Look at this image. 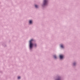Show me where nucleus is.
Wrapping results in <instances>:
<instances>
[{"label": "nucleus", "mask_w": 80, "mask_h": 80, "mask_svg": "<svg viewBox=\"0 0 80 80\" xmlns=\"http://www.w3.org/2000/svg\"><path fill=\"white\" fill-rule=\"evenodd\" d=\"M75 63H73V65L75 66Z\"/></svg>", "instance_id": "obj_9"}, {"label": "nucleus", "mask_w": 80, "mask_h": 80, "mask_svg": "<svg viewBox=\"0 0 80 80\" xmlns=\"http://www.w3.org/2000/svg\"><path fill=\"white\" fill-rule=\"evenodd\" d=\"M35 46H36V44L35 45Z\"/></svg>", "instance_id": "obj_11"}, {"label": "nucleus", "mask_w": 80, "mask_h": 80, "mask_svg": "<svg viewBox=\"0 0 80 80\" xmlns=\"http://www.w3.org/2000/svg\"><path fill=\"white\" fill-rule=\"evenodd\" d=\"M47 0H44L43 2V4L44 5H47Z\"/></svg>", "instance_id": "obj_2"}, {"label": "nucleus", "mask_w": 80, "mask_h": 80, "mask_svg": "<svg viewBox=\"0 0 80 80\" xmlns=\"http://www.w3.org/2000/svg\"><path fill=\"white\" fill-rule=\"evenodd\" d=\"M29 23L30 24H31L32 23V21L31 20L29 21Z\"/></svg>", "instance_id": "obj_6"}, {"label": "nucleus", "mask_w": 80, "mask_h": 80, "mask_svg": "<svg viewBox=\"0 0 80 80\" xmlns=\"http://www.w3.org/2000/svg\"><path fill=\"white\" fill-rule=\"evenodd\" d=\"M35 7L36 8H38V6L37 5H35Z\"/></svg>", "instance_id": "obj_7"}, {"label": "nucleus", "mask_w": 80, "mask_h": 80, "mask_svg": "<svg viewBox=\"0 0 80 80\" xmlns=\"http://www.w3.org/2000/svg\"><path fill=\"white\" fill-rule=\"evenodd\" d=\"M58 80H59V79Z\"/></svg>", "instance_id": "obj_10"}, {"label": "nucleus", "mask_w": 80, "mask_h": 80, "mask_svg": "<svg viewBox=\"0 0 80 80\" xmlns=\"http://www.w3.org/2000/svg\"><path fill=\"white\" fill-rule=\"evenodd\" d=\"M54 58L55 59H56L57 58V57L56 56V55H54Z\"/></svg>", "instance_id": "obj_5"}, {"label": "nucleus", "mask_w": 80, "mask_h": 80, "mask_svg": "<svg viewBox=\"0 0 80 80\" xmlns=\"http://www.w3.org/2000/svg\"><path fill=\"white\" fill-rule=\"evenodd\" d=\"M32 41H33V39H31L30 41V49H31L32 48V46H33V44L32 43Z\"/></svg>", "instance_id": "obj_1"}, {"label": "nucleus", "mask_w": 80, "mask_h": 80, "mask_svg": "<svg viewBox=\"0 0 80 80\" xmlns=\"http://www.w3.org/2000/svg\"><path fill=\"white\" fill-rule=\"evenodd\" d=\"M20 77H18V79H20Z\"/></svg>", "instance_id": "obj_8"}, {"label": "nucleus", "mask_w": 80, "mask_h": 80, "mask_svg": "<svg viewBox=\"0 0 80 80\" xmlns=\"http://www.w3.org/2000/svg\"><path fill=\"white\" fill-rule=\"evenodd\" d=\"M63 57V56L62 55H59V58L60 59H62Z\"/></svg>", "instance_id": "obj_3"}, {"label": "nucleus", "mask_w": 80, "mask_h": 80, "mask_svg": "<svg viewBox=\"0 0 80 80\" xmlns=\"http://www.w3.org/2000/svg\"><path fill=\"white\" fill-rule=\"evenodd\" d=\"M61 47L62 48H63V45H61Z\"/></svg>", "instance_id": "obj_4"}]
</instances>
